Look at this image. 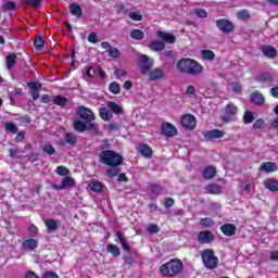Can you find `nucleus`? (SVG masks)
Returning <instances> with one entry per match:
<instances>
[{
	"instance_id": "f257e3e1",
	"label": "nucleus",
	"mask_w": 278,
	"mask_h": 278,
	"mask_svg": "<svg viewBox=\"0 0 278 278\" xmlns=\"http://www.w3.org/2000/svg\"><path fill=\"white\" fill-rule=\"evenodd\" d=\"M139 66L141 75H149L150 81H157L160 79H163V77L166 75L163 68L156 67L154 70H151L153 67V61H151V59L147 54H142L139 58Z\"/></svg>"
},
{
	"instance_id": "f03ea898",
	"label": "nucleus",
	"mask_w": 278,
	"mask_h": 278,
	"mask_svg": "<svg viewBox=\"0 0 278 278\" xmlns=\"http://www.w3.org/2000/svg\"><path fill=\"white\" fill-rule=\"evenodd\" d=\"M176 68L179 73H186V75H201L203 73V66L194 59H180Z\"/></svg>"
},
{
	"instance_id": "7ed1b4c3",
	"label": "nucleus",
	"mask_w": 278,
	"mask_h": 278,
	"mask_svg": "<svg viewBox=\"0 0 278 278\" xmlns=\"http://www.w3.org/2000/svg\"><path fill=\"white\" fill-rule=\"evenodd\" d=\"M162 277H177L184 273V262L179 258H172L169 262L163 264L159 268Z\"/></svg>"
},
{
	"instance_id": "20e7f679",
	"label": "nucleus",
	"mask_w": 278,
	"mask_h": 278,
	"mask_svg": "<svg viewBox=\"0 0 278 278\" xmlns=\"http://www.w3.org/2000/svg\"><path fill=\"white\" fill-rule=\"evenodd\" d=\"M100 163L104 164V166H111V168H117L118 166H123L125 159L121 155V153L113 150H103L100 154Z\"/></svg>"
},
{
	"instance_id": "39448f33",
	"label": "nucleus",
	"mask_w": 278,
	"mask_h": 278,
	"mask_svg": "<svg viewBox=\"0 0 278 278\" xmlns=\"http://www.w3.org/2000/svg\"><path fill=\"white\" fill-rule=\"evenodd\" d=\"M202 262L205 268L214 270L218 266V257L214 254V250L205 249L201 253Z\"/></svg>"
},
{
	"instance_id": "423d86ee",
	"label": "nucleus",
	"mask_w": 278,
	"mask_h": 278,
	"mask_svg": "<svg viewBox=\"0 0 278 278\" xmlns=\"http://www.w3.org/2000/svg\"><path fill=\"white\" fill-rule=\"evenodd\" d=\"M216 27L222 31V34H231L236 30V25L233 22L227 18H219L216 21Z\"/></svg>"
},
{
	"instance_id": "0eeeda50",
	"label": "nucleus",
	"mask_w": 278,
	"mask_h": 278,
	"mask_svg": "<svg viewBox=\"0 0 278 278\" xmlns=\"http://www.w3.org/2000/svg\"><path fill=\"white\" fill-rule=\"evenodd\" d=\"M236 114H238V106L233 103H228L225 106L224 115L222 116L223 123H231Z\"/></svg>"
},
{
	"instance_id": "6e6552de",
	"label": "nucleus",
	"mask_w": 278,
	"mask_h": 278,
	"mask_svg": "<svg viewBox=\"0 0 278 278\" xmlns=\"http://www.w3.org/2000/svg\"><path fill=\"white\" fill-rule=\"evenodd\" d=\"M197 240L199 244H212L216 240V236L211 230H201L198 233Z\"/></svg>"
},
{
	"instance_id": "1a4fd4ad",
	"label": "nucleus",
	"mask_w": 278,
	"mask_h": 278,
	"mask_svg": "<svg viewBox=\"0 0 278 278\" xmlns=\"http://www.w3.org/2000/svg\"><path fill=\"white\" fill-rule=\"evenodd\" d=\"M76 112H77L78 116L86 123H92V121H94V118H96L92 110H89L86 106H83V105L78 106L76 109Z\"/></svg>"
},
{
	"instance_id": "9d476101",
	"label": "nucleus",
	"mask_w": 278,
	"mask_h": 278,
	"mask_svg": "<svg viewBox=\"0 0 278 278\" xmlns=\"http://www.w3.org/2000/svg\"><path fill=\"white\" fill-rule=\"evenodd\" d=\"M180 124L185 129H194L197 127V117L192 114H185L180 118Z\"/></svg>"
},
{
	"instance_id": "9b49d317",
	"label": "nucleus",
	"mask_w": 278,
	"mask_h": 278,
	"mask_svg": "<svg viewBox=\"0 0 278 278\" xmlns=\"http://www.w3.org/2000/svg\"><path fill=\"white\" fill-rule=\"evenodd\" d=\"M86 75L89 79H103L105 77V71L99 66H91L87 68Z\"/></svg>"
},
{
	"instance_id": "f8f14e48",
	"label": "nucleus",
	"mask_w": 278,
	"mask_h": 278,
	"mask_svg": "<svg viewBox=\"0 0 278 278\" xmlns=\"http://www.w3.org/2000/svg\"><path fill=\"white\" fill-rule=\"evenodd\" d=\"M161 131L166 138H175L177 136V127L168 122L161 125Z\"/></svg>"
},
{
	"instance_id": "ddd939ff",
	"label": "nucleus",
	"mask_w": 278,
	"mask_h": 278,
	"mask_svg": "<svg viewBox=\"0 0 278 278\" xmlns=\"http://www.w3.org/2000/svg\"><path fill=\"white\" fill-rule=\"evenodd\" d=\"M30 89V97L34 101H38L40 99V90H42V84L38 81H30L27 84Z\"/></svg>"
},
{
	"instance_id": "4468645a",
	"label": "nucleus",
	"mask_w": 278,
	"mask_h": 278,
	"mask_svg": "<svg viewBox=\"0 0 278 278\" xmlns=\"http://www.w3.org/2000/svg\"><path fill=\"white\" fill-rule=\"evenodd\" d=\"M258 49L260 51H262L263 55H265V58H268L269 60H275V58H277L278 55L277 48L270 45L260 46Z\"/></svg>"
},
{
	"instance_id": "2eb2a0df",
	"label": "nucleus",
	"mask_w": 278,
	"mask_h": 278,
	"mask_svg": "<svg viewBox=\"0 0 278 278\" xmlns=\"http://www.w3.org/2000/svg\"><path fill=\"white\" fill-rule=\"evenodd\" d=\"M156 36L157 38H160V40H163V42L166 45H175V42H177V37H175V35L167 31L157 30Z\"/></svg>"
},
{
	"instance_id": "dca6fc26",
	"label": "nucleus",
	"mask_w": 278,
	"mask_h": 278,
	"mask_svg": "<svg viewBox=\"0 0 278 278\" xmlns=\"http://www.w3.org/2000/svg\"><path fill=\"white\" fill-rule=\"evenodd\" d=\"M260 173H266L267 175H270L271 173H277L278 166L275 162H264L258 167Z\"/></svg>"
},
{
	"instance_id": "f3484780",
	"label": "nucleus",
	"mask_w": 278,
	"mask_h": 278,
	"mask_svg": "<svg viewBox=\"0 0 278 278\" xmlns=\"http://www.w3.org/2000/svg\"><path fill=\"white\" fill-rule=\"evenodd\" d=\"M102 49H106V52L109 53V56L113 60H117V58H121V50L116 47L110 46V42L103 41L101 43Z\"/></svg>"
},
{
	"instance_id": "a211bd4d",
	"label": "nucleus",
	"mask_w": 278,
	"mask_h": 278,
	"mask_svg": "<svg viewBox=\"0 0 278 278\" xmlns=\"http://www.w3.org/2000/svg\"><path fill=\"white\" fill-rule=\"evenodd\" d=\"M219 231L226 236V238H231L232 236H236V231H238V228L233 224H224L219 227Z\"/></svg>"
},
{
	"instance_id": "6ab92c4d",
	"label": "nucleus",
	"mask_w": 278,
	"mask_h": 278,
	"mask_svg": "<svg viewBox=\"0 0 278 278\" xmlns=\"http://www.w3.org/2000/svg\"><path fill=\"white\" fill-rule=\"evenodd\" d=\"M137 151L142 155V157H146V160H151V157H153V149L147 143H140Z\"/></svg>"
},
{
	"instance_id": "aec40b11",
	"label": "nucleus",
	"mask_w": 278,
	"mask_h": 278,
	"mask_svg": "<svg viewBox=\"0 0 278 278\" xmlns=\"http://www.w3.org/2000/svg\"><path fill=\"white\" fill-rule=\"evenodd\" d=\"M225 136V131L220 129L206 130L203 132V137L205 140H217L218 138H223Z\"/></svg>"
},
{
	"instance_id": "412c9836",
	"label": "nucleus",
	"mask_w": 278,
	"mask_h": 278,
	"mask_svg": "<svg viewBox=\"0 0 278 278\" xmlns=\"http://www.w3.org/2000/svg\"><path fill=\"white\" fill-rule=\"evenodd\" d=\"M250 101L254 104V105H264V103H266V98H264V94H262V92L260 91H253L250 96Z\"/></svg>"
},
{
	"instance_id": "4be33fe9",
	"label": "nucleus",
	"mask_w": 278,
	"mask_h": 278,
	"mask_svg": "<svg viewBox=\"0 0 278 278\" xmlns=\"http://www.w3.org/2000/svg\"><path fill=\"white\" fill-rule=\"evenodd\" d=\"M115 238H116L115 242H119V244H122V248L124 249V251H126L127 253H131V247H129V243L125 239V236H123V232L116 231Z\"/></svg>"
},
{
	"instance_id": "5701e85b",
	"label": "nucleus",
	"mask_w": 278,
	"mask_h": 278,
	"mask_svg": "<svg viewBox=\"0 0 278 278\" xmlns=\"http://www.w3.org/2000/svg\"><path fill=\"white\" fill-rule=\"evenodd\" d=\"M264 188L269 192H278V180L275 178H267L263 181Z\"/></svg>"
},
{
	"instance_id": "b1692460",
	"label": "nucleus",
	"mask_w": 278,
	"mask_h": 278,
	"mask_svg": "<svg viewBox=\"0 0 278 278\" xmlns=\"http://www.w3.org/2000/svg\"><path fill=\"white\" fill-rule=\"evenodd\" d=\"M22 249L24 251H34L38 249V239H26L22 242Z\"/></svg>"
},
{
	"instance_id": "393cba45",
	"label": "nucleus",
	"mask_w": 278,
	"mask_h": 278,
	"mask_svg": "<svg viewBox=\"0 0 278 278\" xmlns=\"http://www.w3.org/2000/svg\"><path fill=\"white\" fill-rule=\"evenodd\" d=\"M256 81L257 84L270 86V84H273V75H270L268 72H263L257 76Z\"/></svg>"
},
{
	"instance_id": "a878e982",
	"label": "nucleus",
	"mask_w": 278,
	"mask_h": 278,
	"mask_svg": "<svg viewBox=\"0 0 278 278\" xmlns=\"http://www.w3.org/2000/svg\"><path fill=\"white\" fill-rule=\"evenodd\" d=\"M207 194H223V187L217 184H208L205 186Z\"/></svg>"
},
{
	"instance_id": "bb28decb",
	"label": "nucleus",
	"mask_w": 278,
	"mask_h": 278,
	"mask_svg": "<svg viewBox=\"0 0 278 278\" xmlns=\"http://www.w3.org/2000/svg\"><path fill=\"white\" fill-rule=\"evenodd\" d=\"M148 47L151 51L160 52L166 49V43H164V41L153 40L148 45Z\"/></svg>"
},
{
	"instance_id": "cd10ccee",
	"label": "nucleus",
	"mask_w": 278,
	"mask_h": 278,
	"mask_svg": "<svg viewBox=\"0 0 278 278\" xmlns=\"http://www.w3.org/2000/svg\"><path fill=\"white\" fill-rule=\"evenodd\" d=\"M75 180L71 176H65L62 180V185L60 187H55L56 190H64L66 188H73L75 186Z\"/></svg>"
},
{
	"instance_id": "c85d7f7f",
	"label": "nucleus",
	"mask_w": 278,
	"mask_h": 278,
	"mask_svg": "<svg viewBox=\"0 0 278 278\" xmlns=\"http://www.w3.org/2000/svg\"><path fill=\"white\" fill-rule=\"evenodd\" d=\"M70 13L72 16H76V18H81L84 16V11L81 10V7L77 3H71L70 4Z\"/></svg>"
},
{
	"instance_id": "c756f323",
	"label": "nucleus",
	"mask_w": 278,
	"mask_h": 278,
	"mask_svg": "<svg viewBox=\"0 0 278 278\" xmlns=\"http://www.w3.org/2000/svg\"><path fill=\"white\" fill-rule=\"evenodd\" d=\"M45 226L48 233H53V231H58L59 225L55 219H45Z\"/></svg>"
},
{
	"instance_id": "7c9ffc66",
	"label": "nucleus",
	"mask_w": 278,
	"mask_h": 278,
	"mask_svg": "<svg viewBox=\"0 0 278 278\" xmlns=\"http://www.w3.org/2000/svg\"><path fill=\"white\" fill-rule=\"evenodd\" d=\"M17 55L16 53H10L7 55L5 58V66L9 71H12V68H14V65L16 64V60H17Z\"/></svg>"
},
{
	"instance_id": "2f4dec72",
	"label": "nucleus",
	"mask_w": 278,
	"mask_h": 278,
	"mask_svg": "<svg viewBox=\"0 0 278 278\" xmlns=\"http://www.w3.org/2000/svg\"><path fill=\"white\" fill-rule=\"evenodd\" d=\"M52 103L59 108H65V105H68V98L59 94L52 99Z\"/></svg>"
},
{
	"instance_id": "473e14b6",
	"label": "nucleus",
	"mask_w": 278,
	"mask_h": 278,
	"mask_svg": "<svg viewBox=\"0 0 278 278\" xmlns=\"http://www.w3.org/2000/svg\"><path fill=\"white\" fill-rule=\"evenodd\" d=\"M216 177V167L208 165L203 170L204 179H214Z\"/></svg>"
},
{
	"instance_id": "72a5a7b5",
	"label": "nucleus",
	"mask_w": 278,
	"mask_h": 278,
	"mask_svg": "<svg viewBox=\"0 0 278 278\" xmlns=\"http://www.w3.org/2000/svg\"><path fill=\"white\" fill-rule=\"evenodd\" d=\"M99 114L102 121H105V122L112 121V111L108 110V108H101L99 110Z\"/></svg>"
},
{
	"instance_id": "f704fd0d",
	"label": "nucleus",
	"mask_w": 278,
	"mask_h": 278,
	"mask_svg": "<svg viewBox=\"0 0 278 278\" xmlns=\"http://www.w3.org/2000/svg\"><path fill=\"white\" fill-rule=\"evenodd\" d=\"M106 251H108V253H111L113 257H119V255H121V248H118V245H116V244L110 243L106 247Z\"/></svg>"
},
{
	"instance_id": "c9c22d12",
	"label": "nucleus",
	"mask_w": 278,
	"mask_h": 278,
	"mask_svg": "<svg viewBox=\"0 0 278 278\" xmlns=\"http://www.w3.org/2000/svg\"><path fill=\"white\" fill-rule=\"evenodd\" d=\"M108 108L111 110V112H113V114H123V108H121V105L114 101H109Z\"/></svg>"
},
{
	"instance_id": "e433bc0d",
	"label": "nucleus",
	"mask_w": 278,
	"mask_h": 278,
	"mask_svg": "<svg viewBox=\"0 0 278 278\" xmlns=\"http://www.w3.org/2000/svg\"><path fill=\"white\" fill-rule=\"evenodd\" d=\"M236 16L239 21H249V18H251V13L249 12V10L243 9L238 11L236 13Z\"/></svg>"
},
{
	"instance_id": "4c0bfd02",
	"label": "nucleus",
	"mask_w": 278,
	"mask_h": 278,
	"mask_svg": "<svg viewBox=\"0 0 278 278\" xmlns=\"http://www.w3.org/2000/svg\"><path fill=\"white\" fill-rule=\"evenodd\" d=\"M130 38H132V40H143L144 39V31H142L141 29H132L130 31Z\"/></svg>"
},
{
	"instance_id": "58836bf2",
	"label": "nucleus",
	"mask_w": 278,
	"mask_h": 278,
	"mask_svg": "<svg viewBox=\"0 0 278 278\" xmlns=\"http://www.w3.org/2000/svg\"><path fill=\"white\" fill-rule=\"evenodd\" d=\"M64 140H65L66 144H71L72 147L77 144V137H75V135H73V132H65Z\"/></svg>"
},
{
	"instance_id": "ea45409f",
	"label": "nucleus",
	"mask_w": 278,
	"mask_h": 278,
	"mask_svg": "<svg viewBox=\"0 0 278 278\" xmlns=\"http://www.w3.org/2000/svg\"><path fill=\"white\" fill-rule=\"evenodd\" d=\"M74 129L78 131V134H84V131H87L88 125L81 121H76L74 123Z\"/></svg>"
},
{
	"instance_id": "a19ab883",
	"label": "nucleus",
	"mask_w": 278,
	"mask_h": 278,
	"mask_svg": "<svg viewBox=\"0 0 278 278\" xmlns=\"http://www.w3.org/2000/svg\"><path fill=\"white\" fill-rule=\"evenodd\" d=\"M200 227H203L204 229L214 227V219H212V217H204L200 219Z\"/></svg>"
},
{
	"instance_id": "79ce46f5",
	"label": "nucleus",
	"mask_w": 278,
	"mask_h": 278,
	"mask_svg": "<svg viewBox=\"0 0 278 278\" xmlns=\"http://www.w3.org/2000/svg\"><path fill=\"white\" fill-rule=\"evenodd\" d=\"M255 121V116L253 115V112L245 111L243 114V123L244 125H251Z\"/></svg>"
},
{
	"instance_id": "37998d69",
	"label": "nucleus",
	"mask_w": 278,
	"mask_h": 278,
	"mask_svg": "<svg viewBox=\"0 0 278 278\" xmlns=\"http://www.w3.org/2000/svg\"><path fill=\"white\" fill-rule=\"evenodd\" d=\"M45 0H23V3H27L28 5H31L33 10H38L39 8H42V2Z\"/></svg>"
},
{
	"instance_id": "c03bdc74",
	"label": "nucleus",
	"mask_w": 278,
	"mask_h": 278,
	"mask_svg": "<svg viewBox=\"0 0 278 278\" xmlns=\"http://www.w3.org/2000/svg\"><path fill=\"white\" fill-rule=\"evenodd\" d=\"M89 188L91 192H103V184L99 181H92L91 184H89Z\"/></svg>"
},
{
	"instance_id": "a18cd8bd",
	"label": "nucleus",
	"mask_w": 278,
	"mask_h": 278,
	"mask_svg": "<svg viewBox=\"0 0 278 278\" xmlns=\"http://www.w3.org/2000/svg\"><path fill=\"white\" fill-rule=\"evenodd\" d=\"M56 175H60V177H67V175H71V170L67 169L66 166L60 165L55 169Z\"/></svg>"
},
{
	"instance_id": "49530a36",
	"label": "nucleus",
	"mask_w": 278,
	"mask_h": 278,
	"mask_svg": "<svg viewBox=\"0 0 278 278\" xmlns=\"http://www.w3.org/2000/svg\"><path fill=\"white\" fill-rule=\"evenodd\" d=\"M109 90L112 94H121V85L116 81H113L109 85Z\"/></svg>"
},
{
	"instance_id": "de8ad7c7",
	"label": "nucleus",
	"mask_w": 278,
	"mask_h": 278,
	"mask_svg": "<svg viewBox=\"0 0 278 278\" xmlns=\"http://www.w3.org/2000/svg\"><path fill=\"white\" fill-rule=\"evenodd\" d=\"M201 55H202L203 60H210V61H212L216 58V54L212 50H202Z\"/></svg>"
},
{
	"instance_id": "09e8293b",
	"label": "nucleus",
	"mask_w": 278,
	"mask_h": 278,
	"mask_svg": "<svg viewBox=\"0 0 278 278\" xmlns=\"http://www.w3.org/2000/svg\"><path fill=\"white\" fill-rule=\"evenodd\" d=\"M127 12H129V9H127V7H125V4H117L116 13L119 16H127Z\"/></svg>"
},
{
	"instance_id": "8fccbe9b",
	"label": "nucleus",
	"mask_w": 278,
	"mask_h": 278,
	"mask_svg": "<svg viewBox=\"0 0 278 278\" xmlns=\"http://www.w3.org/2000/svg\"><path fill=\"white\" fill-rule=\"evenodd\" d=\"M45 38H42L41 36H38L35 38L34 40V47L37 49H42V47H45Z\"/></svg>"
},
{
	"instance_id": "3c124183",
	"label": "nucleus",
	"mask_w": 278,
	"mask_h": 278,
	"mask_svg": "<svg viewBox=\"0 0 278 278\" xmlns=\"http://www.w3.org/2000/svg\"><path fill=\"white\" fill-rule=\"evenodd\" d=\"M3 10H5L7 12H12V11L16 10V2H14V1H7L3 4Z\"/></svg>"
},
{
	"instance_id": "603ef678",
	"label": "nucleus",
	"mask_w": 278,
	"mask_h": 278,
	"mask_svg": "<svg viewBox=\"0 0 278 278\" xmlns=\"http://www.w3.org/2000/svg\"><path fill=\"white\" fill-rule=\"evenodd\" d=\"M42 152L47 153V155H55V148L51 144H46L42 147Z\"/></svg>"
},
{
	"instance_id": "864d4df0",
	"label": "nucleus",
	"mask_w": 278,
	"mask_h": 278,
	"mask_svg": "<svg viewBox=\"0 0 278 278\" xmlns=\"http://www.w3.org/2000/svg\"><path fill=\"white\" fill-rule=\"evenodd\" d=\"M106 174L109 175V177H117V175H121V168L118 167L109 168L106 169Z\"/></svg>"
},
{
	"instance_id": "5fc2aeb1",
	"label": "nucleus",
	"mask_w": 278,
	"mask_h": 278,
	"mask_svg": "<svg viewBox=\"0 0 278 278\" xmlns=\"http://www.w3.org/2000/svg\"><path fill=\"white\" fill-rule=\"evenodd\" d=\"M147 231L148 233H160V226H157L156 224H150L147 227Z\"/></svg>"
},
{
	"instance_id": "6e6d98bb",
	"label": "nucleus",
	"mask_w": 278,
	"mask_h": 278,
	"mask_svg": "<svg viewBox=\"0 0 278 278\" xmlns=\"http://www.w3.org/2000/svg\"><path fill=\"white\" fill-rule=\"evenodd\" d=\"M194 14L199 18H207V11L205 9H194Z\"/></svg>"
},
{
	"instance_id": "4d7b16f0",
	"label": "nucleus",
	"mask_w": 278,
	"mask_h": 278,
	"mask_svg": "<svg viewBox=\"0 0 278 278\" xmlns=\"http://www.w3.org/2000/svg\"><path fill=\"white\" fill-rule=\"evenodd\" d=\"M265 122L263 118H258L253 123V129H264L265 127Z\"/></svg>"
},
{
	"instance_id": "13d9d810",
	"label": "nucleus",
	"mask_w": 278,
	"mask_h": 278,
	"mask_svg": "<svg viewBox=\"0 0 278 278\" xmlns=\"http://www.w3.org/2000/svg\"><path fill=\"white\" fill-rule=\"evenodd\" d=\"M5 129L8 131H11V134H18V128H16V125L13 123H7L5 124Z\"/></svg>"
},
{
	"instance_id": "bf43d9fd",
	"label": "nucleus",
	"mask_w": 278,
	"mask_h": 278,
	"mask_svg": "<svg viewBox=\"0 0 278 278\" xmlns=\"http://www.w3.org/2000/svg\"><path fill=\"white\" fill-rule=\"evenodd\" d=\"M87 40L88 42H91V45H97L99 42V37H97V33H90Z\"/></svg>"
},
{
	"instance_id": "052dcab7",
	"label": "nucleus",
	"mask_w": 278,
	"mask_h": 278,
	"mask_svg": "<svg viewBox=\"0 0 278 278\" xmlns=\"http://www.w3.org/2000/svg\"><path fill=\"white\" fill-rule=\"evenodd\" d=\"M41 278H60V276L58 275V273L49 270L45 271Z\"/></svg>"
},
{
	"instance_id": "680f3d73",
	"label": "nucleus",
	"mask_w": 278,
	"mask_h": 278,
	"mask_svg": "<svg viewBox=\"0 0 278 278\" xmlns=\"http://www.w3.org/2000/svg\"><path fill=\"white\" fill-rule=\"evenodd\" d=\"M129 18H131V21H142V14L138 13V12H130L128 14Z\"/></svg>"
},
{
	"instance_id": "e2e57ef3",
	"label": "nucleus",
	"mask_w": 278,
	"mask_h": 278,
	"mask_svg": "<svg viewBox=\"0 0 278 278\" xmlns=\"http://www.w3.org/2000/svg\"><path fill=\"white\" fill-rule=\"evenodd\" d=\"M173 205H175V200L173 198H166L164 200V207H166V210L173 207Z\"/></svg>"
},
{
	"instance_id": "0e129e2a",
	"label": "nucleus",
	"mask_w": 278,
	"mask_h": 278,
	"mask_svg": "<svg viewBox=\"0 0 278 278\" xmlns=\"http://www.w3.org/2000/svg\"><path fill=\"white\" fill-rule=\"evenodd\" d=\"M38 157H40V154L38 152H33L28 155V162H38Z\"/></svg>"
},
{
	"instance_id": "69168bd1",
	"label": "nucleus",
	"mask_w": 278,
	"mask_h": 278,
	"mask_svg": "<svg viewBox=\"0 0 278 278\" xmlns=\"http://www.w3.org/2000/svg\"><path fill=\"white\" fill-rule=\"evenodd\" d=\"M149 190H151L153 194H160V185H150Z\"/></svg>"
},
{
	"instance_id": "338daca9",
	"label": "nucleus",
	"mask_w": 278,
	"mask_h": 278,
	"mask_svg": "<svg viewBox=\"0 0 278 278\" xmlns=\"http://www.w3.org/2000/svg\"><path fill=\"white\" fill-rule=\"evenodd\" d=\"M233 92L240 94L242 92V85L240 83H232Z\"/></svg>"
},
{
	"instance_id": "774afa93",
	"label": "nucleus",
	"mask_w": 278,
	"mask_h": 278,
	"mask_svg": "<svg viewBox=\"0 0 278 278\" xmlns=\"http://www.w3.org/2000/svg\"><path fill=\"white\" fill-rule=\"evenodd\" d=\"M40 99H41V103H51V96H49V94H42L41 97H40Z\"/></svg>"
}]
</instances>
